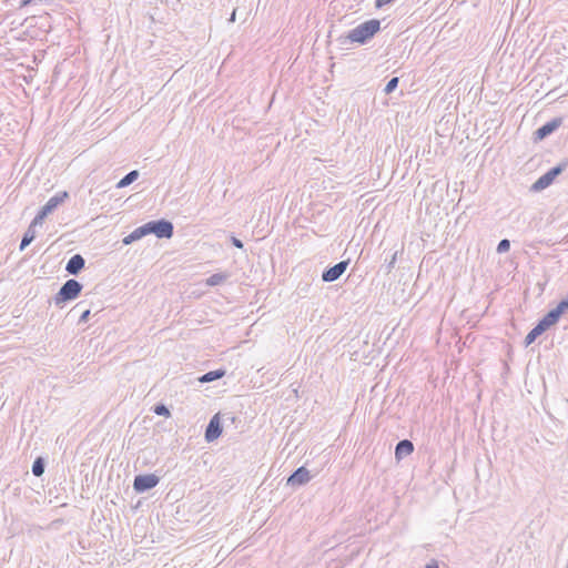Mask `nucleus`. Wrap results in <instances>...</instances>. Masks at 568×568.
Listing matches in <instances>:
<instances>
[{
  "instance_id": "6",
  "label": "nucleus",
  "mask_w": 568,
  "mask_h": 568,
  "mask_svg": "<svg viewBox=\"0 0 568 568\" xmlns=\"http://www.w3.org/2000/svg\"><path fill=\"white\" fill-rule=\"evenodd\" d=\"M160 478L154 474L138 475L134 477L133 489L141 494L154 488Z\"/></svg>"
},
{
  "instance_id": "3",
  "label": "nucleus",
  "mask_w": 568,
  "mask_h": 568,
  "mask_svg": "<svg viewBox=\"0 0 568 568\" xmlns=\"http://www.w3.org/2000/svg\"><path fill=\"white\" fill-rule=\"evenodd\" d=\"M67 199L69 193L67 191L58 192L55 195L49 199V201L40 209L33 219V225H41L44 219L51 214L59 205H61Z\"/></svg>"
},
{
  "instance_id": "25",
  "label": "nucleus",
  "mask_w": 568,
  "mask_h": 568,
  "mask_svg": "<svg viewBox=\"0 0 568 568\" xmlns=\"http://www.w3.org/2000/svg\"><path fill=\"white\" fill-rule=\"evenodd\" d=\"M557 310H559V313L562 315L565 312L568 311V294L567 297L562 298L556 306Z\"/></svg>"
},
{
  "instance_id": "27",
  "label": "nucleus",
  "mask_w": 568,
  "mask_h": 568,
  "mask_svg": "<svg viewBox=\"0 0 568 568\" xmlns=\"http://www.w3.org/2000/svg\"><path fill=\"white\" fill-rule=\"evenodd\" d=\"M90 310L89 308H85L81 315H80V318H79V324H84L89 321V317H90Z\"/></svg>"
},
{
  "instance_id": "32",
  "label": "nucleus",
  "mask_w": 568,
  "mask_h": 568,
  "mask_svg": "<svg viewBox=\"0 0 568 568\" xmlns=\"http://www.w3.org/2000/svg\"><path fill=\"white\" fill-rule=\"evenodd\" d=\"M82 304H83V302H79V304H77V306H75V307H79V306H81Z\"/></svg>"
},
{
  "instance_id": "4",
  "label": "nucleus",
  "mask_w": 568,
  "mask_h": 568,
  "mask_svg": "<svg viewBox=\"0 0 568 568\" xmlns=\"http://www.w3.org/2000/svg\"><path fill=\"white\" fill-rule=\"evenodd\" d=\"M144 226L148 235L154 234L159 239H171L174 233V226L172 222L165 219L150 221L145 223Z\"/></svg>"
},
{
  "instance_id": "10",
  "label": "nucleus",
  "mask_w": 568,
  "mask_h": 568,
  "mask_svg": "<svg viewBox=\"0 0 568 568\" xmlns=\"http://www.w3.org/2000/svg\"><path fill=\"white\" fill-rule=\"evenodd\" d=\"M560 124H561L560 118H555L551 121L545 123L544 125H541L540 128H538L535 131V133H534L535 140H544L545 138H547L548 135L554 133L560 126Z\"/></svg>"
},
{
  "instance_id": "18",
  "label": "nucleus",
  "mask_w": 568,
  "mask_h": 568,
  "mask_svg": "<svg viewBox=\"0 0 568 568\" xmlns=\"http://www.w3.org/2000/svg\"><path fill=\"white\" fill-rule=\"evenodd\" d=\"M229 278L226 273H214L206 280V285L217 286Z\"/></svg>"
},
{
  "instance_id": "16",
  "label": "nucleus",
  "mask_w": 568,
  "mask_h": 568,
  "mask_svg": "<svg viewBox=\"0 0 568 568\" xmlns=\"http://www.w3.org/2000/svg\"><path fill=\"white\" fill-rule=\"evenodd\" d=\"M139 178V171L133 170L125 174L116 184L118 189H123L132 184Z\"/></svg>"
},
{
  "instance_id": "7",
  "label": "nucleus",
  "mask_w": 568,
  "mask_h": 568,
  "mask_svg": "<svg viewBox=\"0 0 568 568\" xmlns=\"http://www.w3.org/2000/svg\"><path fill=\"white\" fill-rule=\"evenodd\" d=\"M348 264H349V261L346 260V261H341V262L336 263L335 265L326 268L322 273V281L326 282V283L335 282L344 274Z\"/></svg>"
},
{
  "instance_id": "29",
  "label": "nucleus",
  "mask_w": 568,
  "mask_h": 568,
  "mask_svg": "<svg viewBox=\"0 0 568 568\" xmlns=\"http://www.w3.org/2000/svg\"><path fill=\"white\" fill-rule=\"evenodd\" d=\"M396 257H397V253H394L392 258H390V261H389V263H388V265H387V272L388 273L393 270V267H394V265L396 263Z\"/></svg>"
},
{
  "instance_id": "8",
  "label": "nucleus",
  "mask_w": 568,
  "mask_h": 568,
  "mask_svg": "<svg viewBox=\"0 0 568 568\" xmlns=\"http://www.w3.org/2000/svg\"><path fill=\"white\" fill-rule=\"evenodd\" d=\"M222 434V426L220 422V414H215L209 425L206 426L204 438L207 443H212L217 439Z\"/></svg>"
},
{
  "instance_id": "12",
  "label": "nucleus",
  "mask_w": 568,
  "mask_h": 568,
  "mask_svg": "<svg viewBox=\"0 0 568 568\" xmlns=\"http://www.w3.org/2000/svg\"><path fill=\"white\" fill-rule=\"evenodd\" d=\"M414 452V445L408 439L399 440L395 447V456L397 459H402L405 456L410 455Z\"/></svg>"
},
{
  "instance_id": "22",
  "label": "nucleus",
  "mask_w": 568,
  "mask_h": 568,
  "mask_svg": "<svg viewBox=\"0 0 568 568\" xmlns=\"http://www.w3.org/2000/svg\"><path fill=\"white\" fill-rule=\"evenodd\" d=\"M398 82H399L398 78H396V77L392 78V79L386 83V85H385V88H384V92H385L386 94H389V93L394 92V91L396 90L397 85H398Z\"/></svg>"
},
{
  "instance_id": "24",
  "label": "nucleus",
  "mask_w": 568,
  "mask_h": 568,
  "mask_svg": "<svg viewBox=\"0 0 568 568\" xmlns=\"http://www.w3.org/2000/svg\"><path fill=\"white\" fill-rule=\"evenodd\" d=\"M510 248V242L507 239L501 240L497 245L498 253H506Z\"/></svg>"
},
{
  "instance_id": "28",
  "label": "nucleus",
  "mask_w": 568,
  "mask_h": 568,
  "mask_svg": "<svg viewBox=\"0 0 568 568\" xmlns=\"http://www.w3.org/2000/svg\"><path fill=\"white\" fill-rule=\"evenodd\" d=\"M231 242L235 247L243 248V242L240 239L232 236Z\"/></svg>"
},
{
  "instance_id": "5",
  "label": "nucleus",
  "mask_w": 568,
  "mask_h": 568,
  "mask_svg": "<svg viewBox=\"0 0 568 568\" xmlns=\"http://www.w3.org/2000/svg\"><path fill=\"white\" fill-rule=\"evenodd\" d=\"M568 168V160L559 162L556 166L551 168L542 174L531 186L534 191H541L548 187L555 179L560 175Z\"/></svg>"
},
{
  "instance_id": "23",
  "label": "nucleus",
  "mask_w": 568,
  "mask_h": 568,
  "mask_svg": "<svg viewBox=\"0 0 568 568\" xmlns=\"http://www.w3.org/2000/svg\"><path fill=\"white\" fill-rule=\"evenodd\" d=\"M153 412L156 415L164 416V417H169L171 415L169 408L164 404L155 405L154 408H153Z\"/></svg>"
},
{
  "instance_id": "13",
  "label": "nucleus",
  "mask_w": 568,
  "mask_h": 568,
  "mask_svg": "<svg viewBox=\"0 0 568 568\" xmlns=\"http://www.w3.org/2000/svg\"><path fill=\"white\" fill-rule=\"evenodd\" d=\"M148 232L145 230L144 224L136 227L133 232H131L129 235H126L122 242L124 245L132 244L133 242L141 240L142 237L146 236Z\"/></svg>"
},
{
  "instance_id": "26",
  "label": "nucleus",
  "mask_w": 568,
  "mask_h": 568,
  "mask_svg": "<svg viewBox=\"0 0 568 568\" xmlns=\"http://www.w3.org/2000/svg\"><path fill=\"white\" fill-rule=\"evenodd\" d=\"M536 326L542 332L545 333L549 327H551V325L546 321V318H541L539 320V322L536 324Z\"/></svg>"
},
{
  "instance_id": "30",
  "label": "nucleus",
  "mask_w": 568,
  "mask_h": 568,
  "mask_svg": "<svg viewBox=\"0 0 568 568\" xmlns=\"http://www.w3.org/2000/svg\"><path fill=\"white\" fill-rule=\"evenodd\" d=\"M425 568H439V566H438V561H437V560H435V559H432V560H429V561L426 564Z\"/></svg>"
},
{
  "instance_id": "2",
  "label": "nucleus",
  "mask_w": 568,
  "mask_h": 568,
  "mask_svg": "<svg viewBox=\"0 0 568 568\" xmlns=\"http://www.w3.org/2000/svg\"><path fill=\"white\" fill-rule=\"evenodd\" d=\"M82 287L83 285L79 281L73 278L68 280L54 295V304L61 306L65 302L75 300L80 295Z\"/></svg>"
},
{
  "instance_id": "20",
  "label": "nucleus",
  "mask_w": 568,
  "mask_h": 568,
  "mask_svg": "<svg viewBox=\"0 0 568 568\" xmlns=\"http://www.w3.org/2000/svg\"><path fill=\"white\" fill-rule=\"evenodd\" d=\"M561 314L559 313V310H557L556 307L550 310L545 316L544 318H546V321L552 326L555 325L559 318H560Z\"/></svg>"
},
{
  "instance_id": "14",
  "label": "nucleus",
  "mask_w": 568,
  "mask_h": 568,
  "mask_svg": "<svg viewBox=\"0 0 568 568\" xmlns=\"http://www.w3.org/2000/svg\"><path fill=\"white\" fill-rule=\"evenodd\" d=\"M148 232L145 230L144 224L136 227L133 232H131L129 235H126L122 242L124 245L132 244L133 242L141 240L142 237L146 236Z\"/></svg>"
},
{
  "instance_id": "31",
  "label": "nucleus",
  "mask_w": 568,
  "mask_h": 568,
  "mask_svg": "<svg viewBox=\"0 0 568 568\" xmlns=\"http://www.w3.org/2000/svg\"><path fill=\"white\" fill-rule=\"evenodd\" d=\"M236 20V9L233 10V12L231 13V17L229 19L230 22H235Z\"/></svg>"
},
{
  "instance_id": "19",
  "label": "nucleus",
  "mask_w": 568,
  "mask_h": 568,
  "mask_svg": "<svg viewBox=\"0 0 568 568\" xmlns=\"http://www.w3.org/2000/svg\"><path fill=\"white\" fill-rule=\"evenodd\" d=\"M45 468V460L43 457H37L32 464V474L36 477L43 475Z\"/></svg>"
},
{
  "instance_id": "21",
  "label": "nucleus",
  "mask_w": 568,
  "mask_h": 568,
  "mask_svg": "<svg viewBox=\"0 0 568 568\" xmlns=\"http://www.w3.org/2000/svg\"><path fill=\"white\" fill-rule=\"evenodd\" d=\"M542 334V332L537 327L535 326L525 337V345L528 346L530 344H532L536 338L538 336H540Z\"/></svg>"
},
{
  "instance_id": "9",
  "label": "nucleus",
  "mask_w": 568,
  "mask_h": 568,
  "mask_svg": "<svg viewBox=\"0 0 568 568\" xmlns=\"http://www.w3.org/2000/svg\"><path fill=\"white\" fill-rule=\"evenodd\" d=\"M310 471L306 467L301 466L292 473L287 478V485L290 486H302L311 480Z\"/></svg>"
},
{
  "instance_id": "11",
  "label": "nucleus",
  "mask_w": 568,
  "mask_h": 568,
  "mask_svg": "<svg viewBox=\"0 0 568 568\" xmlns=\"http://www.w3.org/2000/svg\"><path fill=\"white\" fill-rule=\"evenodd\" d=\"M85 260L81 254L71 256L65 265V271L71 275H78L84 267Z\"/></svg>"
},
{
  "instance_id": "15",
  "label": "nucleus",
  "mask_w": 568,
  "mask_h": 568,
  "mask_svg": "<svg viewBox=\"0 0 568 568\" xmlns=\"http://www.w3.org/2000/svg\"><path fill=\"white\" fill-rule=\"evenodd\" d=\"M36 226L37 225H33V221H32L21 240L20 251H23L34 240Z\"/></svg>"
},
{
  "instance_id": "17",
  "label": "nucleus",
  "mask_w": 568,
  "mask_h": 568,
  "mask_svg": "<svg viewBox=\"0 0 568 568\" xmlns=\"http://www.w3.org/2000/svg\"><path fill=\"white\" fill-rule=\"evenodd\" d=\"M224 375H225V371H223V369L210 371V372L205 373L204 375H202L199 378V381L201 383H210V382L222 378Z\"/></svg>"
},
{
  "instance_id": "1",
  "label": "nucleus",
  "mask_w": 568,
  "mask_h": 568,
  "mask_svg": "<svg viewBox=\"0 0 568 568\" xmlns=\"http://www.w3.org/2000/svg\"><path fill=\"white\" fill-rule=\"evenodd\" d=\"M381 30V21L378 19L367 20L354 29H352L346 39L352 43L365 44Z\"/></svg>"
}]
</instances>
